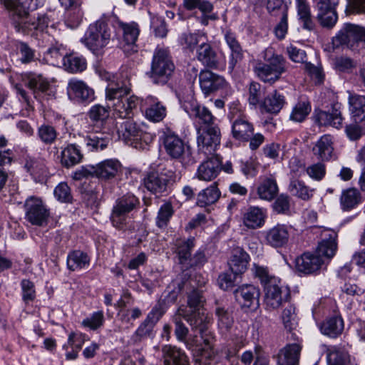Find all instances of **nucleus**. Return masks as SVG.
Listing matches in <instances>:
<instances>
[{
    "label": "nucleus",
    "mask_w": 365,
    "mask_h": 365,
    "mask_svg": "<svg viewBox=\"0 0 365 365\" xmlns=\"http://www.w3.org/2000/svg\"><path fill=\"white\" fill-rule=\"evenodd\" d=\"M253 126L243 118L236 119L232 125V133L234 138L237 140L247 141L252 136Z\"/></svg>",
    "instance_id": "37"
},
{
    "label": "nucleus",
    "mask_w": 365,
    "mask_h": 365,
    "mask_svg": "<svg viewBox=\"0 0 365 365\" xmlns=\"http://www.w3.org/2000/svg\"><path fill=\"white\" fill-rule=\"evenodd\" d=\"M347 360L346 354L336 346H331L328 349V365H346Z\"/></svg>",
    "instance_id": "58"
},
{
    "label": "nucleus",
    "mask_w": 365,
    "mask_h": 365,
    "mask_svg": "<svg viewBox=\"0 0 365 365\" xmlns=\"http://www.w3.org/2000/svg\"><path fill=\"white\" fill-rule=\"evenodd\" d=\"M22 299L25 303L33 302L36 298L35 285L29 279H23L21 282Z\"/></svg>",
    "instance_id": "61"
},
{
    "label": "nucleus",
    "mask_w": 365,
    "mask_h": 365,
    "mask_svg": "<svg viewBox=\"0 0 365 365\" xmlns=\"http://www.w3.org/2000/svg\"><path fill=\"white\" fill-rule=\"evenodd\" d=\"M112 140L109 132H99L96 130L94 133L87 135L85 138L86 145L91 152H98L106 148Z\"/></svg>",
    "instance_id": "24"
},
{
    "label": "nucleus",
    "mask_w": 365,
    "mask_h": 365,
    "mask_svg": "<svg viewBox=\"0 0 365 365\" xmlns=\"http://www.w3.org/2000/svg\"><path fill=\"white\" fill-rule=\"evenodd\" d=\"M110 103L108 102L107 106L100 104L93 106L88 111V116L93 122H103L110 115Z\"/></svg>",
    "instance_id": "55"
},
{
    "label": "nucleus",
    "mask_w": 365,
    "mask_h": 365,
    "mask_svg": "<svg viewBox=\"0 0 365 365\" xmlns=\"http://www.w3.org/2000/svg\"><path fill=\"white\" fill-rule=\"evenodd\" d=\"M63 66L70 73L82 72L86 68V60L83 56L69 54L63 56Z\"/></svg>",
    "instance_id": "44"
},
{
    "label": "nucleus",
    "mask_w": 365,
    "mask_h": 365,
    "mask_svg": "<svg viewBox=\"0 0 365 365\" xmlns=\"http://www.w3.org/2000/svg\"><path fill=\"white\" fill-rule=\"evenodd\" d=\"M365 41V28L352 24H345L344 27L332 38L334 48L346 45L353 46L354 42Z\"/></svg>",
    "instance_id": "11"
},
{
    "label": "nucleus",
    "mask_w": 365,
    "mask_h": 365,
    "mask_svg": "<svg viewBox=\"0 0 365 365\" xmlns=\"http://www.w3.org/2000/svg\"><path fill=\"white\" fill-rule=\"evenodd\" d=\"M150 17V26L156 37L164 38L167 36L168 30L165 19L156 14L148 12Z\"/></svg>",
    "instance_id": "57"
},
{
    "label": "nucleus",
    "mask_w": 365,
    "mask_h": 365,
    "mask_svg": "<svg viewBox=\"0 0 365 365\" xmlns=\"http://www.w3.org/2000/svg\"><path fill=\"white\" fill-rule=\"evenodd\" d=\"M317 19L323 27L331 28L337 21V14L336 10L328 11H318Z\"/></svg>",
    "instance_id": "63"
},
{
    "label": "nucleus",
    "mask_w": 365,
    "mask_h": 365,
    "mask_svg": "<svg viewBox=\"0 0 365 365\" xmlns=\"http://www.w3.org/2000/svg\"><path fill=\"white\" fill-rule=\"evenodd\" d=\"M313 153L321 160H329L333 154V138L325 134L320 137L312 148Z\"/></svg>",
    "instance_id": "31"
},
{
    "label": "nucleus",
    "mask_w": 365,
    "mask_h": 365,
    "mask_svg": "<svg viewBox=\"0 0 365 365\" xmlns=\"http://www.w3.org/2000/svg\"><path fill=\"white\" fill-rule=\"evenodd\" d=\"M282 308L281 319L284 328L290 332V339L294 341L297 340L298 337L297 334L292 332L298 325V318L295 307L292 304L288 303L287 306Z\"/></svg>",
    "instance_id": "33"
},
{
    "label": "nucleus",
    "mask_w": 365,
    "mask_h": 365,
    "mask_svg": "<svg viewBox=\"0 0 365 365\" xmlns=\"http://www.w3.org/2000/svg\"><path fill=\"white\" fill-rule=\"evenodd\" d=\"M175 71V65L168 48L157 47L150 63V69L146 73L148 77L154 84L163 86L166 84Z\"/></svg>",
    "instance_id": "2"
},
{
    "label": "nucleus",
    "mask_w": 365,
    "mask_h": 365,
    "mask_svg": "<svg viewBox=\"0 0 365 365\" xmlns=\"http://www.w3.org/2000/svg\"><path fill=\"white\" fill-rule=\"evenodd\" d=\"M185 112L189 115L195 123L197 128H207L212 125H218L216 122V118L212 112L205 106L198 104L195 101L185 102L183 104Z\"/></svg>",
    "instance_id": "10"
},
{
    "label": "nucleus",
    "mask_w": 365,
    "mask_h": 365,
    "mask_svg": "<svg viewBox=\"0 0 365 365\" xmlns=\"http://www.w3.org/2000/svg\"><path fill=\"white\" fill-rule=\"evenodd\" d=\"M120 170L121 164L115 159L105 160L96 164L97 178L101 180L114 178Z\"/></svg>",
    "instance_id": "25"
},
{
    "label": "nucleus",
    "mask_w": 365,
    "mask_h": 365,
    "mask_svg": "<svg viewBox=\"0 0 365 365\" xmlns=\"http://www.w3.org/2000/svg\"><path fill=\"white\" fill-rule=\"evenodd\" d=\"M311 111V106L308 102H299L294 108L291 118L295 121L301 122Z\"/></svg>",
    "instance_id": "62"
},
{
    "label": "nucleus",
    "mask_w": 365,
    "mask_h": 365,
    "mask_svg": "<svg viewBox=\"0 0 365 365\" xmlns=\"http://www.w3.org/2000/svg\"><path fill=\"white\" fill-rule=\"evenodd\" d=\"M198 151L206 155H212L220 145L221 132L219 125L197 128Z\"/></svg>",
    "instance_id": "8"
},
{
    "label": "nucleus",
    "mask_w": 365,
    "mask_h": 365,
    "mask_svg": "<svg viewBox=\"0 0 365 365\" xmlns=\"http://www.w3.org/2000/svg\"><path fill=\"white\" fill-rule=\"evenodd\" d=\"M306 171L309 178L312 180H322L326 175V166L324 163L318 162L314 163L306 168Z\"/></svg>",
    "instance_id": "64"
},
{
    "label": "nucleus",
    "mask_w": 365,
    "mask_h": 365,
    "mask_svg": "<svg viewBox=\"0 0 365 365\" xmlns=\"http://www.w3.org/2000/svg\"><path fill=\"white\" fill-rule=\"evenodd\" d=\"M167 182V179L163 175L155 172L149 173L144 178L145 187L157 196L166 191Z\"/></svg>",
    "instance_id": "30"
},
{
    "label": "nucleus",
    "mask_w": 365,
    "mask_h": 365,
    "mask_svg": "<svg viewBox=\"0 0 365 365\" xmlns=\"http://www.w3.org/2000/svg\"><path fill=\"white\" fill-rule=\"evenodd\" d=\"M67 267L71 271H78L88 267L90 257L81 250L71 252L67 256Z\"/></svg>",
    "instance_id": "39"
},
{
    "label": "nucleus",
    "mask_w": 365,
    "mask_h": 365,
    "mask_svg": "<svg viewBox=\"0 0 365 365\" xmlns=\"http://www.w3.org/2000/svg\"><path fill=\"white\" fill-rule=\"evenodd\" d=\"M350 110L354 117L365 120V96L352 95L349 97Z\"/></svg>",
    "instance_id": "48"
},
{
    "label": "nucleus",
    "mask_w": 365,
    "mask_h": 365,
    "mask_svg": "<svg viewBox=\"0 0 365 365\" xmlns=\"http://www.w3.org/2000/svg\"><path fill=\"white\" fill-rule=\"evenodd\" d=\"M252 271L255 277L259 279L264 288V303L267 309L272 311L274 309V284L272 277L269 275L267 267L259 266L257 264H253Z\"/></svg>",
    "instance_id": "14"
},
{
    "label": "nucleus",
    "mask_w": 365,
    "mask_h": 365,
    "mask_svg": "<svg viewBox=\"0 0 365 365\" xmlns=\"http://www.w3.org/2000/svg\"><path fill=\"white\" fill-rule=\"evenodd\" d=\"M220 196V192L216 183H213L197 194V205L202 207L212 205L218 200Z\"/></svg>",
    "instance_id": "41"
},
{
    "label": "nucleus",
    "mask_w": 365,
    "mask_h": 365,
    "mask_svg": "<svg viewBox=\"0 0 365 365\" xmlns=\"http://www.w3.org/2000/svg\"><path fill=\"white\" fill-rule=\"evenodd\" d=\"M111 31L108 25L103 21H97L91 24L81 41L93 53L99 54L110 41Z\"/></svg>",
    "instance_id": "5"
},
{
    "label": "nucleus",
    "mask_w": 365,
    "mask_h": 365,
    "mask_svg": "<svg viewBox=\"0 0 365 365\" xmlns=\"http://www.w3.org/2000/svg\"><path fill=\"white\" fill-rule=\"evenodd\" d=\"M58 136L56 128L48 124H42L38 128L37 137L45 145L53 144Z\"/></svg>",
    "instance_id": "51"
},
{
    "label": "nucleus",
    "mask_w": 365,
    "mask_h": 365,
    "mask_svg": "<svg viewBox=\"0 0 365 365\" xmlns=\"http://www.w3.org/2000/svg\"><path fill=\"white\" fill-rule=\"evenodd\" d=\"M215 314L217 317L218 327L222 331H229L233 324L234 320L228 310L224 307L218 305L215 309Z\"/></svg>",
    "instance_id": "50"
},
{
    "label": "nucleus",
    "mask_w": 365,
    "mask_h": 365,
    "mask_svg": "<svg viewBox=\"0 0 365 365\" xmlns=\"http://www.w3.org/2000/svg\"><path fill=\"white\" fill-rule=\"evenodd\" d=\"M105 322V317L103 311H97L92 313L89 317L84 319L81 324L83 327L95 331L102 327Z\"/></svg>",
    "instance_id": "56"
},
{
    "label": "nucleus",
    "mask_w": 365,
    "mask_h": 365,
    "mask_svg": "<svg viewBox=\"0 0 365 365\" xmlns=\"http://www.w3.org/2000/svg\"><path fill=\"white\" fill-rule=\"evenodd\" d=\"M67 94L71 100L78 103H89L95 99V92L84 81L77 78L69 80Z\"/></svg>",
    "instance_id": "13"
},
{
    "label": "nucleus",
    "mask_w": 365,
    "mask_h": 365,
    "mask_svg": "<svg viewBox=\"0 0 365 365\" xmlns=\"http://www.w3.org/2000/svg\"><path fill=\"white\" fill-rule=\"evenodd\" d=\"M162 357L164 365H186L187 356L176 346L165 345L162 347Z\"/></svg>",
    "instance_id": "28"
},
{
    "label": "nucleus",
    "mask_w": 365,
    "mask_h": 365,
    "mask_svg": "<svg viewBox=\"0 0 365 365\" xmlns=\"http://www.w3.org/2000/svg\"><path fill=\"white\" fill-rule=\"evenodd\" d=\"M195 246L194 237L187 240H177L175 242V252L178 257L182 269H185L186 264L191 257V251Z\"/></svg>",
    "instance_id": "35"
},
{
    "label": "nucleus",
    "mask_w": 365,
    "mask_h": 365,
    "mask_svg": "<svg viewBox=\"0 0 365 365\" xmlns=\"http://www.w3.org/2000/svg\"><path fill=\"white\" fill-rule=\"evenodd\" d=\"M264 61H259L253 66L257 78L265 83H274V48L268 47L263 53Z\"/></svg>",
    "instance_id": "12"
},
{
    "label": "nucleus",
    "mask_w": 365,
    "mask_h": 365,
    "mask_svg": "<svg viewBox=\"0 0 365 365\" xmlns=\"http://www.w3.org/2000/svg\"><path fill=\"white\" fill-rule=\"evenodd\" d=\"M235 296L242 309H256L259 305V290L252 284H243L235 291Z\"/></svg>",
    "instance_id": "16"
},
{
    "label": "nucleus",
    "mask_w": 365,
    "mask_h": 365,
    "mask_svg": "<svg viewBox=\"0 0 365 365\" xmlns=\"http://www.w3.org/2000/svg\"><path fill=\"white\" fill-rule=\"evenodd\" d=\"M361 201L359 192L354 188H349L342 192L340 204L343 210H350L355 207Z\"/></svg>",
    "instance_id": "45"
},
{
    "label": "nucleus",
    "mask_w": 365,
    "mask_h": 365,
    "mask_svg": "<svg viewBox=\"0 0 365 365\" xmlns=\"http://www.w3.org/2000/svg\"><path fill=\"white\" fill-rule=\"evenodd\" d=\"M24 167L35 180L41 181L47 175V168L42 159L28 157Z\"/></svg>",
    "instance_id": "40"
},
{
    "label": "nucleus",
    "mask_w": 365,
    "mask_h": 365,
    "mask_svg": "<svg viewBox=\"0 0 365 365\" xmlns=\"http://www.w3.org/2000/svg\"><path fill=\"white\" fill-rule=\"evenodd\" d=\"M249 261V255L242 248L237 247L232 251L229 265L232 273L237 275L245 272Z\"/></svg>",
    "instance_id": "29"
},
{
    "label": "nucleus",
    "mask_w": 365,
    "mask_h": 365,
    "mask_svg": "<svg viewBox=\"0 0 365 365\" xmlns=\"http://www.w3.org/2000/svg\"><path fill=\"white\" fill-rule=\"evenodd\" d=\"M173 214L174 209L171 202H167L162 205L155 220L157 227L160 229L165 228Z\"/></svg>",
    "instance_id": "49"
},
{
    "label": "nucleus",
    "mask_w": 365,
    "mask_h": 365,
    "mask_svg": "<svg viewBox=\"0 0 365 365\" xmlns=\"http://www.w3.org/2000/svg\"><path fill=\"white\" fill-rule=\"evenodd\" d=\"M297 15L304 29L312 31L314 28V23L312 18L309 5L307 0H296Z\"/></svg>",
    "instance_id": "42"
},
{
    "label": "nucleus",
    "mask_w": 365,
    "mask_h": 365,
    "mask_svg": "<svg viewBox=\"0 0 365 365\" xmlns=\"http://www.w3.org/2000/svg\"><path fill=\"white\" fill-rule=\"evenodd\" d=\"M291 0H275V19L279 20L275 26V36L282 39L288 30L287 11Z\"/></svg>",
    "instance_id": "22"
},
{
    "label": "nucleus",
    "mask_w": 365,
    "mask_h": 365,
    "mask_svg": "<svg viewBox=\"0 0 365 365\" xmlns=\"http://www.w3.org/2000/svg\"><path fill=\"white\" fill-rule=\"evenodd\" d=\"M321 332L329 337L335 338L344 330V321L341 317L328 318L320 325Z\"/></svg>",
    "instance_id": "38"
},
{
    "label": "nucleus",
    "mask_w": 365,
    "mask_h": 365,
    "mask_svg": "<svg viewBox=\"0 0 365 365\" xmlns=\"http://www.w3.org/2000/svg\"><path fill=\"white\" fill-rule=\"evenodd\" d=\"M197 58L206 67L214 69H224L225 61H220L217 52L207 43V39L200 44L197 49Z\"/></svg>",
    "instance_id": "15"
},
{
    "label": "nucleus",
    "mask_w": 365,
    "mask_h": 365,
    "mask_svg": "<svg viewBox=\"0 0 365 365\" xmlns=\"http://www.w3.org/2000/svg\"><path fill=\"white\" fill-rule=\"evenodd\" d=\"M117 29L122 34L123 42L127 45L133 46L135 43L140 34L139 25L135 22H123L117 21Z\"/></svg>",
    "instance_id": "32"
},
{
    "label": "nucleus",
    "mask_w": 365,
    "mask_h": 365,
    "mask_svg": "<svg viewBox=\"0 0 365 365\" xmlns=\"http://www.w3.org/2000/svg\"><path fill=\"white\" fill-rule=\"evenodd\" d=\"M130 91V78L124 69H122L115 81L108 83L106 89V100L119 118H130L140 103V99L135 96L126 98Z\"/></svg>",
    "instance_id": "1"
},
{
    "label": "nucleus",
    "mask_w": 365,
    "mask_h": 365,
    "mask_svg": "<svg viewBox=\"0 0 365 365\" xmlns=\"http://www.w3.org/2000/svg\"><path fill=\"white\" fill-rule=\"evenodd\" d=\"M205 299L202 292L198 289H192L187 294V305L191 311L204 310L202 309Z\"/></svg>",
    "instance_id": "59"
},
{
    "label": "nucleus",
    "mask_w": 365,
    "mask_h": 365,
    "mask_svg": "<svg viewBox=\"0 0 365 365\" xmlns=\"http://www.w3.org/2000/svg\"><path fill=\"white\" fill-rule=\"evenodd\" d=\"M324 263V259L316 252H305L296 259L297 270L307 274L317 273Z\"/></svg>",
    "instance_id": "18"
},
{
    "label": "nucleus",
    "mask_w": 365,
    "mask_h": 365,
    "mask_svg": "<svg viewBox=\"0 0 365 365\" xmlns=\"http://www.w3.org/2000/svg\"><path fill=\"white\" fill-rule=\"evenodd\" d=\"M288 190L292 195L304 201L309 200L313 197L314 192V189L306 185L303 181L296 179L290 181Z\"/></svg>",
    "instance_id": "43"
},
{
    "label": "nucleus",
    "mask_w": 365,
    "mask_h": 365,
    "mask_svg": "<svg viewBox=\"0 0 365 365\" xmlns=\"http://www.w3.org/2000/svg\"><path fill=\"white\" fill-rule=\"evenodd\" d=\"M341 109V104L336 103L332 105L331 112L315 110L314 120L319 125H330L336 128H340L343 122Z\"/></svg>",
    "instance_id": "19"
},
{
    "label": "nucleus",
    "mask_w": 365,
    "mask_h": 365,
    "mask_svg": "<svg viewBox=\"0 0 365 365\" xmlns=\"http://www.w3.org/2000/svg\"><path fill=\"white\" fill-rule=\"evenodd\" d=\"M266 218V212L258 207H250L243 214L242 220L249 229H257L262 227Z\"/></svg>",
    "instance_id": "27"
},
{
    "label": "nucleus",
    "mask_w": 365,
    "mask_h": 365,
    "mask_svg": "<svg viewBox=\"0 0 365 365\" xmlns=\"http://www.w3.org/2000/svg\"><path fill=\"white\" fill-rule=\"evenodd\" d=\"M178 314L181 315L190 324L192 331L198 330L200 334V339H197L192 342L190 341H186L187 346L191 349L195 346L200 350V346H202L201 341H203L205 345L207 346L209 341L207 339H204V334L207 329L210 318L205 311H189L187 307L182 305L178 309Z\"/></svg>",
    "instance_id": "4"
},
{
    "label": "nucleus",
    "mask_w": 365,
    "mask_h": 365,
    "mask_svg": "<svg viewBox=\"0 0 365 365\" xmlns=\"http://www.w3.org/2000/svg\"><path fill=\"white\" fill-rule=\"evenodd\" d=\"M83 154L76 144L71 143L65 147L61 153V163L65 168H71L80 163Z\"/></svg>",
    "instance_id": "34"
},
{
    "label": "nucleus",
    "mask_w": 365,
    "mask_h": 365,
    "mask_svg": "<svg viewBox=\"0 0 365 365\" xmlns=\"http://www.w3.org/2000/svg\"><path fill=\"white\" fill-rule=\"evenodd\" d=\"M165 153L173 160H178L182 166L194 163L190 146L174 132L168 130L161 137Z\"/></svg>",
    "instance_id": "3"
},
{
    "label": "nucleus",
    "mask_w": 365,
    "mask_h": 365,
    "mask_svg": "<svg viewBox=\"0 0 365 365\" xmlns=\"http://www.w3.org/2000/svg\"><path fill=\"white\" fill-rule=\"evenodd\" d=\"M141 109L145 111L146 118L153 122H160L166 115L165 106L153 96H148L142 101Z\"/></svg>",
    "instance_id": "20"
},
{
    "label": "nucleus",
    "mask_w": 365,
    "mask_h": 365,
    "mask_svg": "<svg viewBox=\"0 0 365 365\" xmlns=\"http://www.w3.org/2000/svg\"><path fill=\"white\" fill-rule=\"evenodd\" d=\"M4 4L9 11L13 24L19 31L26 27L29 12L38 6V0H4Z\"/></svg>",
    "instance_id": "6"
},
{
    "label": "nucleus",
    "mask_w": 365,
    "mask_h": 365,
    "mask_svg": "<svg viewBox=\"0 0 365 365\" xmlns=\"http://www.w3.org/2000/svg\"><path fill=\"white\" fill-rule=\"evenodd\" d=\"M155 326L144 320L133 333L130 340L134 344H139L148 337H152Z\"/></svg>",
    "instance_id": "52"
},
{
    "label": "nucleus",
    "mask_w": 365,
    "mask_h": 365,
    "mask_svg": "<svg viewBox=\"0 0 365 365\" xmlns=\"http://www.w3.org/2000/svg\"><path fill=\"white\" fill-rule=\"evenodd\" d=\"M207 36L205 33L192 34L184 33L180 37V44L185 48L193 51L196 45L206 40Z\"/></svg>",
    "instance_id": "53"
},
{
    "label": "nucleus",
    "mask_w": 365,
    "mask_h": 365,
    "mask_svg": "<svg viewBox=\"0 0 365 365\" xmlns=\"http://www.w3.org/2000/svg\"><path fill=\"white\" fill-rule=\"evenodd\" d=\"M291 298L290 290L287 286L275 284V302L277 307H284L288 304Z\"/></svg>",
    "instance_id": "60"
},
{
    "label": "nucleus",
    "mask_w": 365,
    "mask_h": 365,
    "mask_svg": "<svg viewBox=\"0 0 365 365\" xmlns=\"http://www.w3.org/2000/svg\"><path fill=\"white\" fill-rule=\"evenodd\" d=\"M140 204L139 199L133 194L127 193L118 198L113 208L122 211L126 215L135 209Z\"/></svg>",
    "instance_id": "47"
},
{
    "label": "nucleus",
    "mask_w": 365,
    "mask_h": 365,
    "mask_svg": "<svg viewBox=\"0 0 365 365\" xmlns=\"http://www.w3.org/2000/svg\"><path fill=\"white\" fill-rule=\"evenodd\" d=\"M24 207L26 220L31 225L39 227L47 225L50 212L41 198L34 196L28 197Z\"/></svg>",
    "instance_id": "9"
},
{
    "label": "nucleus",
    "mask_w": 365,
    "mask_h": 365,
    "mask_svg": "<svg viewBox=\"0 0 365 365\" xmlns=\"http://www.w3.org/2000/svg\"><path fill=\"white\" fill-rule=\"evenodd\" d=\"M25 86L32 91L34 96L40 102L55 98L56 93L48 80L41 74L26 73L22 76Z\"/></svg>",
    "instance_id": "7"
},
{
    "label": "nucleus",
    "mask_w": 365,
    "mask_h": 365,
    "mask_svg": "<svg viewBox=\"0 0 365 365\" xmlns=\"http://www.w3.org/2000/svg\"><path fill=\"white\" fill-rule=\"evenodd\" d=\"M299 352L300 347L297 344L287 345L278 354V365H297Z\"/></svg>",
    "instance_id": "36"
},
{
    "label": "nucleus",
    "mask_w": 365,
    "mask_h": 365,
    "mask_svg": "<svg viewBox=\"0 0 365 365\" xmlns=\"http://www.w3.org/2000/svg\"><path fill=\"white\" fill-rule=\"evenodd\" d=\"M257 194L264 200L271 201L274 199V179L272 176L262 179L257 188Z\"/></svg>",
    "instance_id": "54"
},
{
    "label": "nucleus",
    "mask_w": 365,
    "mask_h": 365,
    "mask_svg": "<svg viewBox=\"0 0 365 365\" xmlns=\"http://www.w3.org/2000/svg\"><path fill=\"white\" fill-rule=\"evenodd\" d=\"M199 81L200 88L205 96L225 88L227 85V81L222 76L208 70L200 72Z\"/></svg>",
    "instance_id": "17"
},
{
    "label": "nucleus",
    "mask_w": 365,
    "mask_h": 365,
    "mask_svg": "<svg viewBox=\"0 0 365 365\" xmlns=\"http://www.w3.org/2000/svg\"><path fill=\"white\" fill-rule=\"evenodd\" d=\"M323 239L319 243L316 253L321 256L324 261L329 260L336 254L337 250V233L333 230H324L322 232Z\"/></svg>",
    "instance_id": "21"
},
{
    "label": "nucleus",
    "mask_w": 365,
    "mask_h": 365,
    "mask_svg": "<svg viewBox=\"0 0 365 365\" xmlns=\"http://www.w3.org/2000/svg\"><path fill=\"white\" fill-rule=\"evenodd\" d=\"M186 284L184 282L173 281L168 287L165 290L163 299H160L158 302H161L163 307L167 309L168 306L175 302L178 299V294Z\"/></svg>",
    "instance_id": "46"
},
{
    "label": "nucleus",
    "mask_w": 365,
    "mask_h": 365,
    "mask_svg": "<svg viewBox=\"0 0 365 365\" xmlns=\"http://www.w3.org/2000/svg\"><path fill=\"white\" fill-rule=\"evenodd\" d=\"M119 134L121 135L126 143L130 145L137 144L144 135L140 126L130 120H125L122 123Z\"/></svg>",
    "instance_id": "26"
},
{
    "label": "nucleus",
    "mask_w": 365,
    "mask_h": 365,
    "mask_svg": "<svg viewBox=\"0 0 365 365\" xmlns=\"http://www.w3.org/2000/svg\"><path fill=\"white\" fill-rule=\"evenodd\" d=\"M220 165V159L217 156H212L199 165L196 175L200 180L211 181L221 170Z\"/></svg>",
    "instance_id": "23"
}]
</instances>
